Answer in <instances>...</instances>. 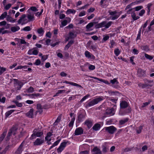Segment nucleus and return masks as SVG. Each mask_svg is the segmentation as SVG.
Here are the masks:
<instances>
[{
  "label": "nucleus",
  "mask_w": 154,
  "mask_h": 154,
  "mask_svg": "<svg viewBox=\"0 0 154 154\" xmlns=\"http://www.w3.org/2000/svg\"><path fill=\"white\" fill-rule=\"evenodd\" d=\"M17 128L16 126H13L8 131V134L5 138L6 141H8L11 138L12 134L15 135L17 134Z\"/></svg>",
  "instance_id": "1"
},
{
  "label": "nucleus",
  "mask_w": 154,
  "mask_h": 154,
  "mask_svg": "<svg viewBox=\"0 0 154 154\" xmlns=\"http://www.w3.org/2000/svg\"><path fill=\"white\" fill-rule=\"evenodd\" d=\"M112 23V21H109L108 23H107L106 21H103L100 23L96 24L95 27L97 29L103 27H105V28L107 29L111 26Z\"/></svg>",
  "instance_id": "2"
},
{
  "label": "nucleus",
  "mask_w": 154,
  "mask_h": 154,
  "mask_svg": "<svg viewBox=\"0 0 154 154\" xmlns=\"http://www.w3.org/2000/svg\"><path fill=\"white\" fill-rule=\"evenodd\" d=\"M103 99V97H99L94 99L88 102L86 106L87 107L92 106L94 105L97 104L99 102L102 100Z\"/></svg>",
  "instance_id": "3"
},
{
  "label": "nucleus",
  "mask_w": 154,
  "mask_h": 154,
  "mask_svg": "<svg viewBox=\"0 0 154 154\" xmlns=\"http://www.w3.org/2000/svg\"><path fill=\"white\" fill-rule=\"evenodd\" d=\"M11 80V82H14V86L17 90H20L23 85V83L22 82L19 81L17 79H13Z\"/></svg>",
  "instance_id": "4"
},
{
  "label": "nucleus",
  "mask_w": 154,
  "mask_h": 154,
  "mask_svg": "<svg viewBox=\"0 0 154 154\" xmlns=\"http://www.w3.org/2000/svg\"><path fill=\"white\" fill-rule=\"evenodd\" d=\"M108 12L112 16L111 19L112 20L117 19L119 17L121 14L122 13L121 11L118 12L116 11H112L111 10H109Z\"/></svg>",
  "instance_id": "5"
},
{
  "label": "nucleus",
  "mask_w": 154,
  "mask_h": 154,
  "mask_svg": "<svg viewBox=\"0 0 154 154\" xmlns=\"http://www.w3.org/2000/svg\"><path fill=\"white\" fill-rule=\"evenodd\" d=\"M17 23L18 24H21V25H23L28 23V19L26 18V15L23 14L21 15L17 21Z\"/></svg>",
  "instance_id": "6"
},
{
  "label": "nucleus",
  "mask_w": 154,
  "mask_h": 154,
  "mask_svg": "<svg viewBox=\"0 0 154 154\" xmlns=\"http://www.w3.org/2000/svg\"><path fill=\"white\" fill-rule=\"evenodd\" d=\"M43 134V131H38L37 129H35L33 131V134L30 137V139L32 140L35 138L36 137H41Z\"/></svg>",
  "instance_id": "7"
},
{
  "label": "nucleus",
  "mask_w": 154,
  "mask_h": 154,
  "mask_svg": "<svg viewBox=\"0 0 154 154\" xmlns=\"http://www.w3.org/2000/svg\"><path fill=\"white\" fill-rule=\"evenodd\" d=\"M110 134H113L117 131V128L113 126L105 127L103 129Z\"/></svg>",
  "instance_id": "8"
},
{
  "label": "nucleus",
  "mask_w": 154,
  "mask_h": 154,
  "mask_svg": "<svg viewBox=\"0 0 154 154\" xmlns=\"http://www.w3.org/2000/svg\"><path fill=\"white\" fill-rule=\"evenodd\" d=\"M25 142L23 141L17 149L14 154H21L24 149Z\"/></svg>",
  "instance_id": "9"
},
{
  "label": "nucleus",
  "mask_w": 154,
  "mask_h": 154,
  "mask_svg": "<svg viewBox=\"0 0 154 154\" xmlns=\"http://www.w3.org/2000/svg\"><path fill=\"white\" fill-rule=\"evenodd\" d=\"M44 142V137L41 138H38L35 140L33 143V145L34 146L41 145Z\"/></svg>",
  "instance_id": "10"
},
{
  "label": "nucleus",
  "mask_w": 154,
  "mask_h": 154,
  "mask_svg": "<svg viewBox=\"0 0 154 154\" xmlns=\"http://www.w3.org/2000/svg\"><path fill=\"white\" fill-rule=\"evenodd\" d=\"M83 130L81 127L77 128L75 131L74 134L75 135H79L83 133Z\"/></svg>",
  "instance_id": "11"
},
{
  "label": "nucleus",
  "mask_w": 154,
  "mask_h": 154,
  "mask_svg": "<svg viewBox=\"0 0 154 154\" xmlns=\"http://www.w3.org/2000/svg\"><path fill=\"white\" fill-rule=\"evenodd\" d=\"M26 17L27 18L28 22L30 21H32L35 20L34 16L33 13H29V14H27Z\"/></svg>",
  "instance_id": "12"
},
{
  "label": "nucleus",
  "mask_w": 154,
  "mask_h": 154,
  "mask_svg": "<svg viewBox=\"0 0 154 154\" xmlns=\"http://www.w3.org/2000/svg\"><path fill=\"white\" fill-rule=\"evenodd\" d=\"M137 75L139 76H145L146 75V72L145 71L140 68L138 69Z\"/></svg>",
  "instance_id": "13"
},
{
  "label": "nucleus",
  "mask_w": 154,
  "mask_h": 154,
  "mask_svg": "<svg viewBox=\"0 0 154 154\" xmlns=\"http://www.w3.org/2000/svg\"><path fill=\"white\" fill-rule=\"evenodd\" d=\"M67 20H63L61 22V25L60 26V27H62L66 26L68 23H69L71 21V18L69 17H67L66 18Z\"/></svg>",
  "instance_id": "14"
},
{
  "label": "nucleus",
  "mask_w": 154,
  "mask_h": 154,
  "mask_svg": "<svg viewBox=\"0 0 154 154\" xmlns=\"http://www.w3.org/2000/svg\"><path fill=\"white\" fill-rule=\"evenodd\" d=\"M128 104L127 102L125 101H121L120 103L121 108L124 109L128 107Z\"/></svg>",
  "instance_id": "15"
},
{
  "label": "nucleus",
  "mask_w": 154,
  "mask_h": 154,
  "mask_svg": "<svg viewBox=\"0 0 154 154\" xmlns=\"http://www.w3.org/2000/svg\"><path fill=\"white\" fill-rule=\"evenodd\" d=\"M115 113L113 108L107 109L106 112V114L108 116H112L114 115Z\"/></svg>",
  "instance_id": "16"
},
{
  "label": "nucleus",
  "mask_w": 154,
  "mask_h": 154,
  "mask_svg": "<svg viewBox=\"0 0 154 154\" xmlns=\"http://www.w3.org/2000/svg\"><path fill=\"white\" fill-rule=\"evenodd\" d=\"M63 83H66L67 84H69L73 86L79 87L82 88H83L81 85L74 82L65 81L64 82H63Z\"/></svg>",
  "instance_id": "17"
},
{
  "label": "nucleus",
  "mask_w": 154,
  "mask_h": 154,
  "mask_svg": "<svg viewBox=\"0 0 154 154\" xmlns=\"http://www.w3.org/2000/svg\"><path fill=\"white\" fill-rule=\"evenodd\" d=\"M96 22H91L89 23L86 26V28L87 29L86 31H90L92 30V29H91V28L94 25V24H96Z\"/></svg>",
  "instance_id": "18"
},
{
  "label": "nucleus",
  "mask_w": 154,
  "mask_h": 154,
  "mask_svg": "<svg viewBox=\"0 0 154 154\" xmlns=\"http://www.w3.org/2000/svg\"><path fill=\"white\" fill-rule=\"evenodd\" d=\"M92 154H101V152L97 147H94L92 150Z\"/></svg>",
  "instance_id": "19"
},
{
  "label": "nucleus",
  "mask_w": 154,
  "mask_h": 154,
  "mask_svg": "<svg viewBox=\"0 0 154 154\" xmlns=\"http://www.w3.org/2000/svg\"><path fill=\"white\" fill-rule=\"evenodd\" d=\"M85 124L86 125L88 128H90L93 125L92 121L90 119H87L85 122Z\"/></svg>",
  "instance_id": "20"
},
{
  "label": "nucleus",
  "mask_w": 154,
  "mask_h": 154,
  "mask_svg": "<svg viewBox=\"0 0 154 154\" xmlns=\"http://www.w3.org/2000/svg\"><path fill=\"white\" fill-rule=\"evenodd\" d=\"M26 115L29 118H32L33 116V109H30V110L26 113Z\"/></svg>",
  "instance_id": "21"
},
{
  "label": "nucleus",
  "mask_w": 154,
  "mask_h": 154,
  "mask_svg": "<svg viewBox=\"0 0 154 154\" xmlns=\"http://www.w3.org/2000/svg\"><path fill=\"white\" fill-rule=\"evenodd\" d=\"M138 86L142 88H144L147 87H151L152 86V84L147 85L145 83L144 84H141L140 83L138 84Z\"/></svg>",
  "instance_id": "22"
},
{
  "label": "nucleus",
  "mask_w": 154,
  "mask_h": 154,
  "mask_svg": "<svg viewBox=\"0 0 154 154\" xmlns=\"http://www.w3.org/2000/svg\"><path fill=\"white\" fill-rule=\"evenodd\" d=\"M131 17L134 20H136L140 18L139 16H136V13L134 12V11L132 12L131 13Z\"/></svg>",
  "instance_id": "23"
},
{
  "label": "nucleus",
  "mask_w": 154,
  "mask_h": 154,
  "mask_svg": "<svg viewBox=\"0 0 154 154\" xmlns=\"http://www.w3.org/2000/svg\"><path fill=\"white\" fill-rule=\"evenodd\" d=\"M129 119L128 118H126L120 120L119 121V125H124L126 122H127L128 121Z\"/></svg>",
  "instance_id": "24"
},
{
  "label": "nucleus",
  "mask_w": 154,
  "mask_h": 154,
  "mask_svg": "<svg viewBox=\"0 0 154 154\" xmlns=\"http://www.w3.org/2000/svg\"><path fill=\"white\" fill-rule=\"evenodd\" d=\"M85 57L88 58H92L94 57V56L91 54L88 51H85Z\"/></svg>",
  "instance_id": "25"
},
{
  "label": "nucleus",
  "mask_w": 154,
  "mask_h": 154,
  "mask_svg": "<svg viewBox=\"0 0 154 154\" xmlns=\"http://www.w3.org/2000/svg\"><path fill=\"white\" fill-rule=\"evenodd\" d=\"M74 41L73 40H71L70 41L68 44L66 45L64 47V49L65 50H67L68 48H69V47L71 46V45L73 44L74 43Z\"/></svg>",
  "instance_id": "26"
},
{
  "label": "nucleus",
  "mask_w": 154,
  "mask_h": 154,
  "mask_svg": "<svg viewBox=\"0 0 154 154\" xmlns=\"http://www.w3.org/2000/svg\"><path fill=\"white\" fill-rule=\"evenodd\" d=\"M6 19L7 21L12 23H14L16 20V19H14L11 17L9 15L7 16Z\"/></svg>",
  "instance_id": "27"
},
{
  "label": "nucleus",
  "mask_w": 154,
  "mask_h": 154,
  "mask_svg": "<svg viewBox=\"0 0 154 154\" xmlns=\"http://www.w3.org/2000/svg\"><path fill=\"white\" fill-rule=\"evenodd\" d=\"M52 135V134L51 132H49L47 134V135L45 138V140L48 141H50L51 139L50 137Z\"/></svg>",
  "instance_id": "28"
},
{
  "label": "nucleus",
  "mask_w": 154,
  "mask_h": 154,
  "mask_svg": "<svg viewBox=\"0 0 154 154\" xmlns=\"http://www.w3.org/2000/svg\"><path fill=\"white\" fill-rule=\"evenodd\" d=\"M7 131H6L4 132L2 134H1V135L0 136V144L2 143V142L3 141L5 137Z\"/></svg>",
  "instance_id": "29"
},
{
  "label": "nucleus",
  "mask_w": 154,
  "mask_h": 154,
  "mask_svg": "<svg viewBox=\"0 0 154 154\" xmlns=\"http://www.w3.org/2000/svg\"><path fill=\"white\" fill-rule=\"evenodd\" d=\"M109 150V148L106 144H104L102 146V151L104 153L107 152Z\"/></svg>",
  "instance_id": "30"
},
{
  "label": "nucleus",
  "mask_w": 154,
  "mask_h": 154,
  "mask_svg": "<svg viewBox=\"0 0 154 154\" xmlns=\"http://www.w3.org/2000/svg\"><path fill=\"white\" fill-rule=\"evenodd\" d=\"M85 118V116L83 114H80L78 116V121L80 122L83 121Z\"/></svg>",
  "instance_id": "31"
},
{
  "label": "nucleus",
  "mask_w": 154,
  "mask_h": 154,
  "mask_svg": "<svg viewBox=\"0 0 154 154\" xmlns=\"http://www.w3.org/2000/svg\"><path fill=\"white\" fill-rule=\"evenodd\" d=\"M20 29V28L18 26L12 27L11 28V30L12 32H14L19 30Z\"/></svg>",
  "instance_id": "32"
},
{
  "label": "nucleus",
  "mask_w": 154,
  "mask_h": 154,
  "mask_svg": "<svg viewBox=\"0 0 154 154\" xmlns=\"http://www.w3.org/2000/svg\"><path fill=\"white\" fill-rule=\"evenodd\" d=\"M100 128V125L99 124H95L92 127L93 130L95 131L99 130Z\"/></svg>",
  "instance_id": "33"
},
{
  "label": "nucleus",
  "mask_w": 154,
  "mask_h": 154,
  "mask_svg": "<svg viewBox=\"0 0 154 154\" xmlns=\"http://www.w3.org/2000/svg\"><path fill=\"white\" fill-rule=\"evenodd\" d=\"M76 36V35L74 33L70 32L69 33V36L68 37V40H69L70 38H73Z\"/></svg>",
  "instance_id": "34"
},
{
  "label": "nucleus",
  "mask_w": 154,
  "mask_h": 154,
  "mask_svg": "<svg viewBox=\"0 0 154 154\" xmlns=\"http://www.w3.org/2000/svg\"><path fill=\"white\" fill-rule=\"evenodd\" d=\"M144 82L147 85L152 84V85H154V83L153 81L152 80H148L145 79L144 80Z\"/></svg>",
  "instance_id": "35"
},
{
  "label": "nucleus",
  "mask_w": 154,
  "mask_h": 154,
  "mask_svg": "<svg viewBox=\"0 0 154 154\" xmlns=\"http://www.w3.org/2000/svg\"><path fill=\"white\" fill-rule=\"evenodd\" d=\"M76 12V11L73 9H69L67 10L66 11V13L67 14H74Z\"/></svg>",
  "instance_id": "36"
},
{
  "label": "nucleus",
  "mask_w": 154,
  "mask_h": 154,
  "mask_svg": "<svg viewBox=\"0 0 154 154\" xmlns=\"http://www.w3.org/2000/svg\"><path fill=\"white\" fill-rule=\"evenodd\" d=\"M116 45V43L112 40L110 41L109 47L111 48H113Z\"/></svg>",
  "instance_id": "37"
},
{
  "label": "nucleus",
  "mask_w": 154,
  "mask_h": 154,
  "mask_svg": "<svg viewBox=\"0 0 154 154\" xmlns=\"http://www.w3.org/2000/svg\"><path fill=\"white\" fill-rule=\"evenodd\" d=\"M7 16V12H5L0 16V20H3Z\"/></svg>",
  "instance_id": "38"
},
{
  "label": "nucleus",
  "mask_w": 154,
  "mask_h": 154,
  "mask_svg": "<svg viewBox=\"0 0 154 154\" xmlns=\"http://www.w3.org/2000/svg\"><path fill=\"white\" fill-rule=\"evenodd\" d=\"M75 119V118L74 117H73L71 121L70 122L69 124V127H73Z\"/></svg>",
  "instance_id": "39"
},
{
  "label": "nucleus",
  "mask_w": 154,
  "mask_h": 154,
  "mask_svg": "<svg viewBox=\"0 0 154 154\" xmlns=\"http://www.w3.org/2000/svg\"><path fill=\"white\" fill-rule=\"evenodd\" d=\"M13 102L18 107H21L23 106V104L21 103H19L18 101L17 100H14L13 101Z\"/></svg>",
  "instance_id": "40"
},
{
  "label": "nucleus",
  "mask_w": 154,
  "mask_h": 154,
  "mask_svg": "<svg viewBox=\"0 0 154 154\" xmlns=\"http://www.w3.org/2000/svg\"><path fill=\"white\" fill-rule=\"evenodd\" d=\"M14 110H11L7 112L5 114L6 117H8L11 114L14 112Z\"/></svg>",
  "instance_id": "41"
},
{
  "label": "nucleus",
  "mask_w": 154,
  "mask_h": 154,
  "mask_svg": "<svg viewBox=\"0 0 154 154\" xmlns=\"http://www.w3.org/2000/svg\"><path fill=\"white\" fill-rule=\"evenodd\" d=\"M143 126H140L139 127H137L136 129L137 133L138 134H140L141 132V131L143 129Z\"/></svg>",
  "instance_id": "42"
},
{
  "label": "nucleus",
  "mask_w": 154,
  "mask_h": 154,
  "mask_svg": "<svg viewBox=\"0 0 154 154\" xmlns=\"http://www.w3.org/2000/svg\"><path fill=\"white\" fill-rule=\"evenodd\" d=\"M109 38V37L107 35H106L103 36V37L102 40L103 43L105 42L106 41L108 40Z\"/></svg>",
  "instance_id": "43"
},
{
  "label": "nucleus",
  "mask_w": 154,
  "mask_h": 154,
  "mask_svg": "<svg viewBox=\"0 0 154 154\" xmlns=\"http://www.w3.org/2000/svg\"><path fill=\"white\" fill-rule=\"evenodd\" d=\"M110 82L112 85H114V84H118L119 83V82L117 80V79L115 78L114 79H113L110 80Z\"/></svg>",
  "instance_id": "44"
},
{
  "label": "nucleus",
  "mask_w": 154,
  "mask_h": 154,
  "mask_svg": "<svg viewBox=\"0 0 154 154\" xmlns=\"http://www.w3.org/2000/svg\"><path fill=\"white\" fill-rule=\"evenodd\" d=\"M34 88L32 86H30L29 87L28 89H27L26 90V91L28 93H32L34 91Z\"/></svg>",
  "instance_id": "45"
},
{
  "label": "nucleus",
  "mask_w": 154,
  "mask_h": 154,
  "mask_svg": "<svg viewBox=\"0 0 154 154\" xmlns=\"http://www.w3.org/2000/svg\"><path fill=\"white\" fill-rule=\"evenodd\" d=\"M41 94H40L39 93H37V94H32L31 95H27V94H26V95H28V96H30L31 97H39L40 96V95Z\"/></svg>",
  "instance_id": "46"
},
{
  "label": "nucleus",
  "mask_w": 154,
  "mask_h": 154,
  "mask_svg": "<svg viewBox=\"0 0 154 154\" xmlns=\"http://www.w3.org/2000/svg\"><path fill=\"white\" fill-rule=\"evenodd\" d=\"M114 53L116 56H118L120 53V51L118 48L115 49L114 50Z\"/></svg>",
  "instance_id": "47"
},
{
  "label": "nucleus",
  "mask_w": 154,
  "mask_h": 154,
  "mask_svg": "<svg viewBox=\"0 0 154 154\" xmlns=\"http://www.w3.org/2000/svg\"><path fill=\"white\" fill-rule=\"evenodd\" d=\"M143 8V7L142 6H137L134 8V9L135 10V11H138Z\"/></svg>",
  "instance_id": "48"
},
{
  "label": "nucleus",
  "mask_w": 154,
  "mask_h": 154,
  "mask_svg": "<svg viewBox=\"0 0 154 154\" xmlns=\"http://www.w3.org/2000/svg\"><path fill=\"white\" fill-rule=\"evenodd\" d=\"M38 53V50L36 49L35 48H33L32 54L37 55Z\"/></svg>",
  "instance_id": "49"
},
{
  "label": "nucleus",
  "mask_w": 154,
  "mask_h": 154,
  "mask_svg": "<svg viewBox=\"0 0 154 154\" xmlns=\"http://www.w3.org/2000/svg\"><path fill=\"white\" fill-rule=\"evenodd\" d=\"M31 30V29L29 26H26L22 29V30L26 31H30Z\"/></svg>",
  "instance_id": "50"
},
{
  "label": "nucleus",
  "mask_w": 154,
  "mask_h": 154,
  "mask_svg": "<svg viewBox=\"0 0 154 154\" xmlns=\"http://www.w3.org/2000/svg\"><path fill=\"white\" fill-rule=\"evenodd\" d=\"M90 95L89 94H87L85 96L80 100V102L81 103H82Z\"/></svg>",
  "instance_id": "51"
},
{
  "label": "nucleus",
  "mask_w": 154,
  "mask_h": 154,
  "mask_svg": "<svg viewBox=\"0 0 154 154\" xmlns=\"http://www.w3.org/2000/svg\"><path fill=\"white\" fill-rule=\"evenodd\" d=\"M6 70V69L0 66V75H1Z\"/></svg>",
  "instance_id": "52"
},
{
  "label": "nucleus",
  "mask_w": 154,
  "mask_h": 154,
  "mask_svg": "<svg viewBox=\"0 0 154 154\" xmlns=\"http://www.w3.org/2000/svg\"><path fill=\"white\" fill-rule=\"evenodd\" d=\"M145 57L146 58L150 60H152L153 58L152 57L146 54H145Z\"/></svg>",
  "instance_id": "53"
},
{
  "label": "nucleus",
  "mask_w": 154,
  "mask_h": 154,
  "mask_svg": "<svg viewBox=\"0 0 154 154\" xmlns=\"http://www.w3.org/2000/svg\"><path fill=\"white\" fill-rule=\"evenodd\" d=\"M142 48L145 51H148L149 50V48L148 46L147 45L143 46L142 47Z\"/></svg>",
  "instance_id": "54"
},
{
  "label": "nucleus",
  "mask_w": 154,
  "mask_h": 154,
  "mask_svg": "<svg viewBox=\"0 0 154 154\" xmlns=\"http://www.w3.org/2000/svg\"><path fill=\"white\" fill-rule=\"evenodd\" d=\"M145 10L144 9L141 10L139 14V15L140 16H142L145 13Z\"/></svg>",
  "instance_id": "55"
},
{
  "label": "nucleus",
  "mask_w": 154,
  "mask_h": 154,
  "mask_svg": "<svg viewBox=\"0 0 154 154\" xmlns=\"http://www.w3.org/2000/svg\"><path fill=\"white\" fill-rule=\"evenodd\" d=\"M17 39L18 41L19 42H20V43L21 44H26V42L23 39L18 38H17Z\"/></svg>",
  "instance_id": "56"
},
{
  "label": "nucleus",
  "mask_w": 154,
  "mask_h": 154,
  "mask_svg": "<svg viewBox=\"0 0 154 154\" xmlns=\"http://www.w3.org/2000/svg\"><path fill=\"white\" fill-rule=\"evenodd\" d=\"M63 149L64 148L60 146L57 148V150L58 152H60L63 150Z\"/></svg>",
  "instance_id": "57"
},
{
  "label": "nucleus",
  "mask_w": 154,
  "mask_h": 154,
  "mask_svg": "<svg viewBox=\"0 0 154 154\" xmlns=\"http://www.w3.org/2000/svg\"><path fill=\"white\" fill-rule=\"evenodd\" d=\"M141 28H140L139 30V31L138 34L137 36V40L139 39L140 38V36L141 35Z\"/></svg>",
  "instance_id": "58"
},
{
  "label": "nucleus",
  "mask_w": 154,
  "mask_h": 154,
  "mask_svg": "<svg viewBox=\"0 0 154 154\" xmlns=\"http://www.w3.org/2000/svg\"><path fill=\"white\" fill-rule=\"evenodd\" d=\"M89 151L85 150L80 152L79 154H89Z\"/></svg>",
  "instance_id": "59"
},
{
  "label": "nucleus",
  "mask_w": 154,
  "mask_h": 154,
  "mask_svg": "<svg viewBox=\"0 0 154 154\" xmlns=\"http://www.w3.org/2000/svg\"><path fill=\"white\" fill-rule=\"evenodd\" d=\"M128 108L126 109L125 111V113H130L131 112V109L130 107H128Z\"/></svg>",
  "instance_id": "60"
},
{
  "label": "nucleus",
  "mask_w": 154,
  "mask_h": 154,
  "mask_svg": "<svg viewBox=\"0 0 154 154\" xmlns=\"http://www.w3.org/2000/svg\"><path fill=\"white\" fill-rule=\"evenodd\" d=\"M44 30H43L42 28H41L38 29L37 30V32L38 33L41 34L44 32Z\"/></svg>",
  "instance_id": "61"
},
{
  "label": "nucleus",
  "mask_w": 154,
  "mask_h": 154,
  "mask_svg": "<svg viewBox=\"0 0 154 154\" xmlns=\"http://www.w3.org/2000/svg\"><path fill=\"white\" fill-rule=\"evenodd\" d=\"M41 63V61L39 59H37L34 64L38 66Z\"/></svg>",
  "instance_id": "62"
},
{
  "label": "nucleus",
  "mask_w": 154,
  "mask_h": 154,
  "mask_svg": "<svg viewBox=\"0 0 154 154\" xmlns=\"http://www.w3.org/2000/svg\"><path fill=\"white\" fill-rule=\"evenodd\" d=\"M67 144V142H63V143H62L60 145V146H61L64 149V148L66 147V144Z\"/></svg>",
  "instance_id": "63"
},
{
  "label": "nucleus",
  "mask_w": 154,
  "mask_h": 154,
  "mask_svg": "<svg viewBox=\"0 0 154 154\" xmlns=\"http://www.w3.org/2000/svg\"><path fill=\"white\" fill-rule=\"evenodd\" d=\"M95 66L92 65H90L88 67L89 69L90 70H93L95 69Z\"/></svg>",
  "instance_id": "64"
}]
</instances>
